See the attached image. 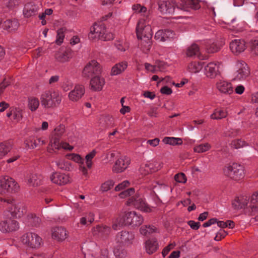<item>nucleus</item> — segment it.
Segmentation results:
<instances>
[{"instance_id": "obj_64", "label": "nucleus", "mask_w": 258, "mask_h": 258, "mask_svg": "<svg viewBox=\"0 0 258 258\" xmlns=\"http://www.w3.org/2000/svg\"><path fill=\"white\" fill-rule=\"evenodd\" d=\"M249 212L251 215H254L258 213V205L255 204H252L250 203L249 206Z\"/></svg>"}, {"instance_id": "obj_1", "label": "nucleus", "mask_w": 258, "mask_h": 258, "mask_svg": "<svg viewBox=\"0 0 258 258\" xmlns=\"http://www.w3.org/2000/svg\"><path fill=\"white\" fill-rule=\"evenodd\" d=\"M133 10L136 13H141L142 18L139 20L137 27L136 33L138 39H145L146 43L142 44V49L143 52L147 53L150 50L151 47L150 40L153 32L151 27L152 23L150 12L147 11L146 7L140 4L134 5L132 7Z\"/></svg>"}, {"instance_id": "obj_58", "label": "nucleus", "mask_w": 258, "mask_h": 258, "mask_svg": "<svg viewBox=\"0 0 258 258\" xmlns=\"http://www.w3.org/2000/svg\"><path fill=\"white\" fill-rule=\"evenodd\" d=\"M54 135L61 137L65 132V126L63 124H60L54 129Z\"/></svg>"}, {"instance_id": "obj_41", "label": "nucleus", "mask_w": 258, "mask_h": 258, "mask_svg": "<svg viewBox=\"0 0 258 258\" xmlns=\"http://www.w3.org/2000/svg\"><path fill=\"white\" fill-rule=\"evenodd\" d=\"M39 105V100L34 97H31L28 98V107L32 111L36 110Z\"/></svg>"}, {"instance_id": "obj_56", "label": "nucleus", "mask_w": 258, "mask_h": 258, "mask_svg": "<svg viewBox=\"0 0 258 258\" xmlns=\"http://www.w3.org/2000/svg\"><path fill=\"white\" fill-rule=\"evenodd\" d=\"M245 145V142L239 139L233 140L231 144V147L235 149L243 147Z\"/></svg>"}, {"instance_id": "obj_55", "label": "nucleus", "mask_w": 258, "mask_h": 258, "mask_svg": "<svg viewBox=\"0 0 258 258\" xmlns=\"http://www.w3.org/2000/svg\"><path fill=\"white\" fill-rule=\"evenodd\" d=\"M250 49L252 54L258 55V40H254L251 41Z\"/></svg>"}, {"instance_id": "obj_45", "label": "nucleus", "mask_w": 258, "mask_h": 258, "mask_svg": "<svg viewBox=\"0 0 258 258\" xmlns=\"http://www.w3.org/2000/svg\"><path fill=\"white\" fill-rule=\"evenodd\" d=\"M45 144V142L44 141L41 140L40 138H37L34 140H30L26 145L28 147L34 149L36 148L37 146L40 145H43Z\"/></svg>"}, {"instance_id": "obj_5", "label": "nucleus", "mask_w": 258, "mask_h": 258, "mask_svg": "<svg viewBox=\"0 0 258 258\" xmlns=\"http://www.w3.org/2000/svg\"><path fill=\"white\" fill-rule=\"evenodd\" d=\"M224 174L235 181H239L244 177V167L237 163L227 165L223 168Z\"/></svg>"}, {"instance_id": "obj_7", "label": "nucleus", "mask_w": 258, "mask_h": 258, "mask_svg": "<svg viewBox=\"0 0 258 258\" xmlns=\"http://www.w3.org/2000/svg\"><path fill=\"white\" fill-rule=\"evenodd\" d=\"M0 201L6 203L8 205L12 206L11 207H9V209L12 216L14 217L20 218L26 212V208L23 204H14L13 199H6L0 197Z\"/></svg>"}, {"instance_id": "obj_32", "label": "nucleus", "mask_w": 258, "mask_h": 258, "mask_svg": "<svg viewBox=\"0 0 258 258\" xmlns=\"http://www.w3.org/2000/svg\"><path fill=\"white\" fill-rule=\"evenodd\" d=\"M158 247L157 240L155 238L149 239L146 242L147 252L150 254L155 252Z\"/></svg>"}, {"instance_id": "obj_44", "label": "nucleus", "mask_w": 258, "mask_h": 258, "mask_svg": "<svg viewBox=\"0 0 258 258\" xmlns=\"http://www.w3.org/2000/svg\"><path fill=\"white\" fill-rule=\"evenodd\" d=\"M211 148V146L208 143L200 144L196 146L194 148V151L197 153H203L209 150Z\"/></svg>"}, {"instance_id": "obj_3", "label": "nucleus", "mask_w": 258, "mask_h": 258, "mask_svg": "<svg viewBox=\"0 0 258 258\" xmlns=\"http://www.w3.org/2000/svg\"><path fill=\"white\" fill-rule=\"evenodd\" d=\"M143 218L135 211H131L120 215L112 224V228L117 230L118 227L124 225L139 226L143 222Z\"/></svg>"}, {"instance_id": "obj_6", "label": "nucleus", "mask_w": 258, "mask_h": 258, "mask_svg": "<svg viewBox=\"0 0 258 258\" xmlns=\"http://www.w3.org/2000/svg\"><path fill=\"white\" fill-rule=\"evenodd\" d=\"M18 185L14 179L8 176L1 177L0 194H6L13 192L17 190Z\"/></svg>"}, {"instance_id": "obj_13", "label": "nucleus", "mask_w": 258, "mask_h": 258, "mask_svg": "<svg viewBox=\"0 0 258 258\" xmlns=\"http://www.w3.org/2000/svg\"><path fill=\"white\" fill-rule=\"evenodd\" d=\"M224 44L221 40L206 41L203 46V48L207 53H213L219 51Z\"/></svg>"}, {"instance_id": "obj_8", "label": "nucleus", "mask_w": 258, "mask_h": 258, "mask_svg": "<svg viewBox=\"0 0 258 258\" xmlns=\"http://www.w3.org/2000/svg\"><path fill=\"white\" fill-rule=\"evenodd\" d=\"M23 244L32 248H38L42 242V238L36 233H27L21 238Z\"/></svg>"}, {"instance_id": "obj_4", "label": "nucleus", "mask_w": 258, "mask_h": 258, "mask_svg": "<svg viewBox=\"0 0 258 258\" xmlns=\"http://www.w3.org/2000/svg\"><path fill=\"white\" fill-rule=\"evenodd\" d=\"M40 101L42 106L44 108H53L60 104L61 96L57 91L47 90L41 94Z\"/></svg>"}, {"instance_id": "obj_42", "label": "nucleus", "mask_w": 258, "mask_h": 258, "mask_svg": "<svg viewBox=\"0 0 258 258\" xmlns=\"http://www.w3.org/2000/svg\"><path fill=\"white\" fill-rule=\"evenodd\" d=\"M156 228L154 226L143 225L140 228V232L142 234L147 235L156 232Z\"/></svg>"}, {"instance_id": "obj_33", "label": "nucleus", "mask_w": 258, "mask_h": 258, "mask_svg": "<svg viewBox=\"0 0 258 258\" xmlns=\"http://www.w3.org/2000/svg\"><path fill=\"white\" fill-rule=\"evenodd\" d=\"M18 5V2L16 0H5L2 5L3 12L8 13L13 11Z\"/></svg>"}, {"instance_id": "obj_9", "label": "nucleus", "mask_w": 258, "mask_h": 258, "mask_svg": "<svg viewBox=\"0 0 258 258\" xmlns=\"http://www.w3.org/2000/svg\"><path fill=\"white\" fill-rule=\"evenodd\" d=\"M185 54L187 57L197 58L200 60H207L209 58V55L201 51L199 46L196 43L188 46L185 50Z\"/></svg>"}, {"instance_id": "obj_39", "label": "nucleus", "mask_w": 258, "mask_h": 258, "mask_svg": "<svg viewBox=\"0 0 258 258\" xmlns=\"http://www.w3.org/2000/svg\"><path fill=\"white\" fill-rule=\"evenodd\" d=\"M52 163H55L59 169L62 170L70 171L72 168L71 163L68 161H65L63 160H58L53 161Z\"/></svg>"}, {"instance_id": "obj_30", "label": "nucleus", "mask_w": 258, "mask_h": 258, "mask_svg": "<svg viewBox=\"0 0 258 258\" xmlns=\"http://www.w3.org/2000/svg\"><path fill=\"white\" fill-rule=\"evenodd\" d=\"M19 24L18 21L15 19H8L5 21L2 26L4 29L9 32L16 31L19 27Z\"/></svg>"}, {"instance_id": "obj_12", "label": "nucleus", "mask_w": 258, "mask_h": 258, "mask_svg": "<svg viewBox=\"0 0 258 258\" xmlns=\"http://www.w3.org/2000/svg\"><path fill=\"white\" fill-rule=\"evenodd\" d=\"M105 32H106L105 26L103 24L98 25L95 24L90 28V32L89 34V38L90 39L98 38L102 39Z\"/></svg>"}, {"instance_id": "obj_22", "label": "nucleus", "mask_w": 258, "mask_h": 258, "mask_svg": "<svg viewBox=\"0 0 258 258\" xmlns=\"http://www.w3.org/2000/svg\"><path fill=\"white\" fill-rule=\"evenodd\" d=\"M105 82L103 78L99 75L93 77L90 80V89L94 91H100L105 85Z\"/></svg>"}, {"instance_id": "obj_24", "label": "nucleus", "mask_w": 258, "mask_h": 258, "mask_svg": "<svg viewBox=\"0 0 258 258\" xmlns=\"http://www.w3.org/2000/svg\"><path fill=\"white\" fill-rule=\"evenodd\" d=\"M51 180L54 183L61 185L69 182V177L64 174L58 172L53 173L50 176Z\"/></svg>"}, {"instance_id": "obj_57", "label": "nucleus", "mask_w": 258, "mask_h": 258, "mask_svg": "<svg viewBox=\"0 0 258 258\" xmlns=\"http://www.w3.org/2000/svg\"><path fill=\"white\" fill-rule=\"evenodd\" d=\"M135 193V188L133 187L130 188L121 192L119 194V196L121 198H124L127 196H131Z\"/></svg>"}, {"instance_id": "obj_35", "label": "nucleus", "mask_w": 258, "mask_h": 258, "mask_svg": "<svg viewBox=\"0 0 258 258\" xmlns=\"http://www.w3.org/2000/svg\"><path fill=\"white\" fill-rule=\"evenodd\" d=\"M71 159L74 161L79 163L80 164V170L82 171L83 174L85 175H87L88 172L86 169L85 165H84V159L81 158V157L78 155L76 154H72L71 155Z\"/></svg>"}, {"instance_id": "obj_29", "label": "nucleus", "mask_w": 258, "mask_h": 258, "mask_svg": "<svg viewBox=\"0 0 258 258\" xmlns=\"http://www.w3.org/2000/svg\"><path fill=\"white\" fill-rule=\"evenodd\" d=\"M204 70L206 76L211 79H214L220 74L218 66H205Z\"/></svg>"}, {"instance_id": "obj_19", "label": "nucleus", "mask_w": 258, "mask_h": 258, "mask_svg": "<svg viewBox=\"0 0 258 258\" xmlns=\"http://www.w3.org/2000/svg\"><path fill=\"white\" fill-rule=\"evenodd\" d=\"M216 88L222 94L230 95L233 92V88L231 83L220 80L216 84Z\"/></svg>"}, {"instance_id": "obj_43", "label": "nucleus", "mask_w": 258, "mask_h": 258, "mask_svg": "<svg viewBox=\"0 0 258 258\" xmlns=\"http://www.w3.org/2000/svg\"><path fill=\"white\" fill-rule=\"evenodd\" d=\"M227 113L223 110L216 109L213 113L211 114V118L213 119H220L225 117Z\"/></svg>"}, {"instance_id": "obj_21", "label": "nucleus", "mask_w": 258, "mask_h": 258, "mask_svg": "<svg viewBox=\"0 0 258 258\" xmlns=\"http://www.w3.org/2000/svg\"><path fill=\"white\" fill-rule=\"evenodd\" d=\"M111 229L109 227L106 225H98L94 229L93 234L97 235L102 240H105L107 238L110 233Z\"/></svg>"}, {"instance_id": "obj_17", "label": "nucleus", "mask_w": 258, "mask_h": 258, "mask_svg": "<svg viewBox=\"0 0 258 258\" xmlns=\"http://www.w3.org/2000/svg\"><path fill=\"white\" fill-rule=\"evenodd\" d=\"M130 164V160L126 157L118 159L112 167V171L118 173L124 171Z\"/></svg>"}, {"instance_id": "obj_61", "label": "nucleus", "mask_w": 258, "mask_h": 258, "mask_svg": "<svg viewBox=\"0 0 258 258\" xmlns=\"http://www.w3.org/2000/svg\"><path fill=\"white\" fill-rule=\"evenodd\" d=\"M202 69V66H188L187 70L191 73H197Z\"/></svg>"}, {"instance_id": "obj_40", "label": "nucleus", "mask_w": 258, "mask_h": 258, "mask_svg": "<svg viewBox=\"0 0 258 258\" xmlns=\"http://www.w3.org/2000/svg\"><path fill=\"white\" fill-rule=\"evenodd\" d=\"M162 141L165 144H169L172 146L181 145L183 143L181 138L174 137H165Z\"/></svg>"}, {"instance_id": "obj_50", "label": "nucleus", "mask_w": 258, "mask_h": 258, "mask_svg": "<svg viewBox=\"0 0 258 258\" xmlns=\"http://www.w3.org/2000/svg\"><path fill=\"white\" fill-rule=\"evenodd\" d=\"M116 48L120 51H124L128 48V44L123 40H119L115 43Z\"/></svg>"}, {"instance_id": "obj_26", "label": "nucleus", "mask_w": 258, "mask_h": 258, "mask_svg": "<svg viewBox=\"0 0 258 258\" xmlns=\"http://www.w3.org/2000/svg\"><path fill=\"white\" fill-rule=\"evenodd\" d=\"M174 36L173 31L169 30H159L155 35V38L160 41H165L167 39L172 38Z\"/></svg>"}, {"instance_id": "obj_52", "label": "nucleus", "mask_w": 258, "mask_h": 258, "mask_svg": "<svg viewBox=\"0 0 258 258\" xmlns=\"http://www.w3.org/2000/svg\"><path fill=\"white\" fill-rule=\"evenodd\" d=\"M59 137L54 135L52 138L50 144L52 147H54L55 149H59L60 148L61 143L59 141Z\"/></svg>"}, {"instance_id": "obj_36", "label": "nucleus", "mask_w": 258, "mask_h": 258, "mask_svg": "<svg viewBox=\"0 0 258 258\" xmlns=\"http://www.w3.org/2000/svg\"><path fill=\"white\" fill-rule=\"evenodd\" d=\"M13 145L9 142L0 143V159L5 157L12 149Z\"/></svg>"}, {"instance_id": "obj_10", "label": "nucleus", "mask_w": 258, "mask_h": 258, "mask_svg": "<svg viewBox=\"0 0 258 258\" xmlns=\"http://www.w3.org/2000/svg\"><path fill=\"white\" fill-rule=\"evenodd\" d=\"M128 203L129 205H133L136 208L142 211L146 212L151 211V209L148 205L140 196L136 195L130 198L128 200Z\"/></svg>"}, {"instance_id": "obj_14", "label": "nucleus", "mask_w": 258, "mask_h": 258, "mask_svg": "<svg viewBox=\"0 0 258 258\" xmlns=\"http://www.w3.org/2000/svg\"><path fill=\"white\" fill-rule=\"evenodd\" d=\"M18 228V223L11 218L0 222V230L3 232H12L17 230Z\"/></svg>"}, {"instance_id": "obj_62", "label": "nucleus", "mask_w": 258, "mask_h": 258, "mask_svg": "<svg viewBox=\"0 0 258 258\" xmlns=\"http://www.w3.org/2000/svg\"><path fill=\"white\" fill-rule=\"evenodd\" d=\"M11 84V82L9 80H7L6 78H5L3 82L0 83V95H1L3 92L4 90L9 86Z\"/></svg>"}, {"instance_id": "obj_54", "label": "nucleus", "mask_w": 258, "mask_h": 258, "mask_svg": "<svg viewBox=\"0 0 258 258\" xmlns=\"http://www.w3.org/2000/svg\"><path fill=\"white\" fill-rule=\"evenodd\" d=\"M114 254L116 258H124L126 255V252L120 247L117 246L114 249Z\"/></svg>"}, {"instance_id": "obj_34", "label": "nucleus", "mask_w": 258, "mask_h": 258, "mask_svg": "<svg viewBox=\"0 0 258 258\" xmlns=\"http://www.w3.org/2000/svg\"><path fill=\"white\" fill-rule=\"evenodd\" d=\"M247 204V200L244 197H237L235 199L232 203V207L235 210H239L244 208Z\"/></svg>"}, {"instance_id": "obj_28", "label": "nucleus", "mask_w": 258, "mask_h": 258, "mask_svg": "<svg viewBox=\"0 0 258 258\" xmlns=\"http://www.w3.org/2000/svg\"><path fill=\"white\" fill-rule=\"evenodd\" d=\"M114 124V119L112 116L107 115L101 117L99 121L100 129L105 130L108 127H112Z\"/></svg>"}, {"instance_id": "obj_51", "label": "nucleus", "mask_w": 258, "mask_h": 258, "mask_svg": "<svg viewBox=\"0 0 258 258\" xmlns=\"http://www.w3.org/2000/svg\"><path fill=\"white\" fill-rule=\"evenodd\" d=\"M114 185V182L112 180L105 181L102 184L101 188L102 191L105 192L110 189Z\"/></svg>"}, {"instance_id": "obj_38", "label": "nucleus", "mask_w": 258, "mask_h": 258, "mask_svg": "<svg viewBox=\"0 0 258 258\" xmlns=\"http://www.w3.org/2000/svg\"><path fill=\"white\" fill-rule=\"evenodd\" d=\"M153 189L155 192H156L161 197H164L168 194L170 188L165 184H158L154 186Z\"/></svg>"}, {"instance_id": "obj_59", "label": "nucleus", "mask_w": 258, "mask_h": 258, "mask_svg": "<svg viewBox=\"0 0 258 258\" xmlns=\"http://www.w3.org/2000/svg\"><path fill=\"white\" fill-rule=\"evenodd\" d=\"M174 179L176 181L179 183H185L186 181L185 175L183 173L175 174Z\"/></svg>"}, {"instance_id": "obj_2", "label": "nucleus", "mask_w": 258, "mask_h": 258, "mask_svg": "<svg viewBox=\"0 0 258 258\" xmlns=\"http://www.w3.org/2000/svg\"><path fill=\"white\" fill-rule=\"evenodd\" d=\"M200 0H179L177 3L174 1L160 2L159 10L163 14H173L175 8L188 11L190 9L197 10L200 8Z\"/></svg>"}, {"instance_id": "obj_46", "label": "nucleus", "mask_w": 258, "mask_h": 258, "mask_svg": "<svg viewBox=\"0 0 258 258\" xmlns=\"http://www.w3.org/2000/svg\"><path fill=\"white\" fill-rule=\"evenodd\" d=\"M127 66H113L111 69V75L115 76L121 74L126 69Z\"/></svg>"}, {"instance_id": "obj_18", "label": "nucleus", "mask_w": 258, "mask_h": 258, "mask_svg": "<svg viewBox=\"0 0 258 258\" xmlns=\"http://www.w3.org/2000/svg\"><path fill=\"white\" fill-rule=\"evenodd\" d=\"M85 87L82 85H77L69 94V99L73 102L79 100L84 95Z\"/></svg>"}, {"instance_id": "obj_15", "label": "nucleus", "mask_w": 258, "mask_h": 258, "mask_svg": "<svg viewBox=\"0 0 258 258\" xmlns=\"http://www.w3.org/2000/svg\"><path fill=\"white\" fill-rule=\"evenodd\" d=\"M101 71L100 66H85L82 71V76L88 79L100 75Z\"/></svg>"}, {"instance_id": "obj_49", "label": "nucleus", "mask_w": 258, "mask_h": 258, "mask_svg": "<svg viewBox=\"0 0 258 258\" xmlns=\"http://www.w3.org/2000/svg\"><path fill=\"white\" fill-rule=\"evenodd\" d=\"M64 38V29L63 28H60L57 31L55 43L57 45H60L63 42Z\"/></svg>"}, {"instance_id": "obj_47", "label": "nucleus", "mask_w": 258, "mask_h": 258, "mask_svg": "<svg viewBox=\"0 0 258 258\" xmlns=\"http://www.w3.org/2000/svg\"><path fill=\"white\" fill-rule=\"evenodd\" d=\"M28 219L29 222L33 226L38 227L41 223V219L35 215H31Z\"/></svg>"}, {"instance_id": "obj_27", "label": "nucleus", "mask_w": 258, "mask_h": 258, "mask_svg": "<svg viewBox=\"0 0 258 258\" xmlns=\"http://www.w3.org/2000/svg\"><path fill=\"white\" fill-rule=\"evenodd\" d=\"M145 168H147V172H143V168H140V172L142 174L145 175L159 170L161 168L160 164L158 162L147 163L145 165Z\"/></svg>"}, {"instance_id": "obj_23", "label": "nucleus", "mask_w": 258, "mask_h": 258, "mask_svg": "<svg viewBox=\"0 0 258 258\" xmlns=\"http://www.w3.org/2000/svg\"><path fill=\"white\" fill-rule=\"evenodd\" d=\"M72 51L70 48H61L55 54L56 59L61 62L67 61L72 56Z\"/></svg>"}, {"instance_id": "obj_60", "label": "nucleus", "mask_w": 258, "mask_h": 258, "mask_svg": "<svg viewBox=\"0 0 258 258\" xmlns=\"http://www.w3.org/2000/svg\"><path fill=\"white\" fill-rule=\"evenodd\" d=\"M130 183L128 180H124L115 186V190H116V191L121 190L124 189L125 187L128 186L130 185Z\"/></svg>"}, {"instance_id": "obj_53", "label": "nucleus", "mask_w": 258, "mask_h": 258, "mask_svg": "<svg viewBox=\"0 0 258 258\" xmlns=\"http://www.w3.org/2000/svg\"><path fill=\"white\" fill-rule=\"evenodd\" d=\"M145 69L148 72H151L153 73H156V69L160 71H163L164 70V66H145Z\"/></svg>"}, {"instance_id": "obj_20", "label": "nucleus", "mask_w": 258, "mask_h": 258, "mask_svg": "<svg viewBox=\"0 0 258 258\" xmlns=\"http://www.w3.org/2000/svg\"><path fill=\"white\" fill-rule=\"evenodd\" d=\"M245 48V43L242 40L235 39L230 43V48L231 51L236 54L243 52Z\"/></svg>"}, {"instance_id": "obj_25", "label": "nucleus", "mask_w": 258, "mask_h": 258, "mask_svg": "<svg viewBox=\"0 0 258 258\" xmlns=\"http://www.w3.org/2000/svg\"><path fill=\"white\" fill-rule=\"evenodd\" d=\"M67 233L66 230L62 227H56L52 230V237L58 240L62 241L67 238Z\"/></svg>"}, {"instance_id": "obj_31", "label": "nucleus", "mask_w": 258, "mask_h": 258, "mask_svg": "<svg viewBox=\"0 0 258 258\" xmlns=\"http://www.w3.org/2000/svg\"><path fill=\"white\" fill-rule=\"evenodd\" d=\"M236 79L241 80L246 78L250 74V69L248 66H240L237 69Z\"/></svg>"}, {"instance_id": "obj_63", "label": "nucleus", "mask_w": 258, "mask_h": 258, "mask_svg": "<svg viewBox=\"0 0 258 258\" xmlns=\"http://www.w3.org/2000/svg\"><path fill=\"white\" fill-rule=\"evenodd\" d=\"M227 234L228 233L225 230H220V231L217 233L214 238V240L216 241H220L222 238H224Z\"/></svg>"}, {"instance_id": "obj_48", "label": "nucleus", "mask_w": 258, "mask_h": 258, "mask_svg": "<svg viewBox=\"0 0 258 258\" xmlns=\"http://www.w3.org/2000/svg\"><path fill=\"white\" fill-rule=\"evenodd\" d=\"M96 151L95 150H93L86 156V163L88 168H91L92 165V159L94 157V156L96 155Z\"/></svg>"}, {"instance_id": "obj_16", "label": "nucleus", "mask_w": 258, "mask_h": 258, "mask_svg": "<svg viewBox=\"0 0 258 258\" xmlns=\"http://www.w3.org/2000/svg\"><path fill=\"white\" fill-rule=\"evenodd\" d=\"M134 239V235L128 231H122L117 234L116 238L117 242L124 245H128L132 243Z\"/></svg>"}, {"instance_id": "obj_37", "label": "nucleus", "mask_w": 258, "mask_h": 258, "mask_svg": "<svg viewBox=\"0 0 258 258\" xmlns=\"http://www.w3.org/2000/svg\"><path fill=\"white\" fill-rule=\"evenodd\" d=\"M42 178L41 175L31 174L29 177L28 183L31 186H37L41 184Z\"/></svg>"}, {"instance_id": "obj_11", "label": "nucleus", "mask_w": 258, "mask_h": 258, "mask_svg": "<svg viewBox=\"0 0 258 258\" xmlns=\"http://www.w3.org/2000/svg\"><path fill=\"white\" fill-rule=\"evenodd\" d=\"M41 5L33 2L27 3L23 9V14L26 18H29L37 15L41 9Z\"/></svg>"}]
</instances>
